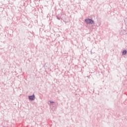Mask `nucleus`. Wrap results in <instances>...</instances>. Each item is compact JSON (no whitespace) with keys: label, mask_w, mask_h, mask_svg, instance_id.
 <instances>
[{"label":"nucleus","mask_w":127,"mask_h":127,"mask_svg":"<svg viewBox=\"0 0 127 127\" xmlns=\"http://www.w3.org/2000/svg\"><path fill=\"white\" fill-rule=\"evenodd\" d=\"M85 21L86 22L87 24H93V23H94V21L90 19H86L85 20Z\"/></svg>","instance_id":"1"},{"label":"nucleus","mask_w":127,"mask_h":127,"mask_svg":"<svg viewBox=\"0 0 127 127\" xmlns=\"http://www.w3.org/2000/svg\"><path fill=\"white\" fill-rule=\"evenodd\" d=\"M28 98L29 100H31L32 101L35 99V96H34V95H33L32 96H29Z\"/></svg>","instance_id":"2"},{"label":"nucleus","mask_w":127,"mask_h":127,"mask_svg":"<svg viewBox=\"0 0 127 127\" xmlns=\"http://www.w3.org/2000/svg\"><path fill=\"white\" fill-rule=\"evenodd\" d=\"M126 54H127V51L124 50V51L123 52V55H126Z\"/></svg>","instance_id":"3"},{"label":"nucleus","mask_w":127,"mask_h":127,"mask_svg":"<svg viewBox=\"0 0 127 127\" xmlns=\"http://www.w3.org/2000/svg\"><path fill=\"white\" fill-rule=\"evenodd\" d=\"M50 103H52V104H53V103L54 102L50 101Z\"/></svg>","instance_id":"4"}]
</instances>
